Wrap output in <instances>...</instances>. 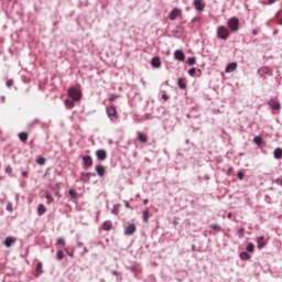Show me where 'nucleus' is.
I'll return each mask as SVG.
<instances>
[{
    "label": "nucleus",
    "mask_w": 282,
    "mask_h": 282,
    "mask_svg": "<svg viewBox=\"0 0 282 282\" xmlns=\"http://www.w3.org/2000/svg\"><path fill=\"white\" fill-rule=\"evenodd\" d=\"M12 243H17V238L13 237H7L3 241V245L6 246V248H11Z\"/></svg>",
    "instance_id": "9d476101"
},
{
    "label": "nucleus",
    "mask_w": 282,
    "mask_h": 282,
    "mask_svg": "<svg viewBox=\"0 0 282 282\" xmlns=\"http://www.w3.org/2000/svg\"><path fill=\"white\" fill-rule=\"evenodd\" d=\"M194 6L197 12H203L204 8H206V6L202 2V0H195Z\"/></svg>",
    "instance_id": "f8f14e48"
},
{
    "label": "nucleus",
    "mask_w": 282,
    "mask_h": 282,
    "mask_svg": "<svg viewBox=\"0 0 282 282\" xmlns=\"http://www.w3.org/2000/svg\"><path fill=\"white\" fill-rule=\"evenodd\" d=\"M273 156L275 160H281L282 158V149L281 148H276L273 152Z\"/></svg>",
    "instance_id": "412c9836"
},
{
    "label": "nucleus",
    "mask_w": 282,
    "mask_h": 282,
    "mask_svg": "<svg viewBox=\"0 0 282 282\" xmlns=\"http://www.w3.org/2000/svg\"><path fill=\"white\" fill-rule=\"evenodd\" d=\"M143 221L147 224L149 221V210L143 212Z\"/></svg>",
    "instance_id": "2f4dec72"
},
{
    "label": "nucleus",
    "mask_w": 282,
    "mask_h": 282,
    "mask_svg": "<svg viewBox=\"0 0 282 282\" xmlns=\"http://www.w3.org/2000/svg\"><path fill=\"white\" fill-rule=\"evenodd\" d=\"M135 232V224H130L124 230V235L131 236Z\"/></svg>",
    "instance_id": "9b49d317"
},
{
    "label": "nucleus",
    "mask_w": 282,
    "mask_h": 282,
    "mask_svg": "<svg viewBox=\"0 0 282 282\" xmlns=\"http://www.w3.org/2000/svg\"><path fill=\"white\" fill-rule=\"evenodd\" d=\"M82 180H83V182H87V180H89V176H87V175H82Z\"/></svg>",
    "instance_id": "8fccbe9b"
},
{
    "label": "nucleus",
    "mask_w": 282,
    "mask_h": 282,
    "mask_svg": "<svg viewBox=\"0 0 282 282\" xmlns=\"http://www.w3.org/2000/svg\"><path fill=\"white\" fill-rule=\"evenodd\" d=\"M253 142H254V144H257V147H262L263 145V138L254 137Z\"/></svg>",
    "instance_id": "b1692460"
},
{
    "label": "nucleus",
    "mask_w": 282,
    "mask_h": 282,
    "mask_svg": "<svg viewBox=\"0 0 282 282\" xmlns=\"http://www.w3.org/2000/svg\"><path fill=\"white\" fill-rule=\"evenodd\" d=\"M269 1V6H272V3H274L276 0H268Z\"/></svg>",
    "instance_id": "5fc2aeb1"
},
{
    "label": "nucleus",
    "mask_w": 282,
    "mask_h": 282,
    "mask_svg": "<svg viewBox=\"0 0 282 282\" xmlns=\"http://www.w3.org/2000/svg\"><path fill=\"white\" fill-rule=\"evenodd\" d=\"M96 173L99 175V177H102L105 175V166L101 164L97 165L95 167Z\"/></svg>",
    "instance_id": "a211bd4d"
},
{
    "label": "nucleus",
    "mask_w": 282,
    "mask_h": 282,
    "mask_svg": "<svg viewBox=\"0 0 282 282\" xmlns=\"http://www.w3.org/2000/svg\"><path fill=\"white\" fill-rule=\"evenodd\" d=\"M47 204H52L54 202V197H52L50 194L46 195Z\"/></svg>",
    "instance_id": "e433bc0d"
},
{
    "label": "nucleus",
    "mask_w": 282,
    "mask_h": 282,
    "mask_svg": "<svg viewBox=\"0 0 282 282\" xmlns=\"http://www.w3.org/2000/svg\"><path fill=\"white\" fill-rule=\"evenodd\" d=\"M84 252H89V250H87V247L84 248Z\"/></svg>",
    "instance_id": "bf43d9fd"
},
{
    "label": "nucleus",
    "mask_w": 282,
    "mask_h": 282,
    "mask_svg": "<svg viewBox=\"0 0 282 282\" xmlns=\"http://www.w3.org/2000/svg\"><path fill=\"white\" fill-rule=\"evenodd\" d=\"M162 99H163V100H169L167 95L163 94V95H162Z\"/></svg>",
    "instance_id": "3c124183"
},
{
    "label": "nucleus",
    "mask_w": 282,
    "mask_h": 282,
    "mask_svg": "<svg viewBox=\"0 0 282 282\" xmlns=\"http://www.w3.org/2000/svg\"><path fill=\"white\" fill-rule=\"evenodd\" d=\"M83 162H84V166H87V167H89L94 164V160L89 155H85L83 158Z\"/></svg>",
    "instance_id": "2eb2a0df"
},
{
    "label": "nucleus",
    "mask_w": 282,
    "mask_h": 282,
    "mask_svg": "<svg viewBox=\"0 0 282 282\" xmlns=\"http://www.w3.org/2000/svg\"><path fill=\"white\" fill-rule=\"evenodd\" d=\"M257 243H258V248L259 250H261V248H263L265 246V238L263 236H260L257 239Z\"/></svg>",
    "instance_id": "aec40b11"
},
{
    "label": "nucleus",
    "mask_w": 282,
    "mask_h": 282,
    "mask_svg": "<svg viewBox=\"0 0 282 282\" xmlns=\"http://www.w3.org/2000/svg\"><path fill=\"white\" fill-rule=\"evenodd\" d=\"M112 226H113V225H112L111 220H106V221H104V224H102L104 230H111Z\"/></svg>",
    "instance_id": "4be33fe9"
},
{
    "label": "nucleus",
    "mask_w": 282,
    "mask_h": 282,
    "mask_svg": "<svg viewBox=\"0 0 282 282\" xmlns=\"http://www.w3.org/2000/svg\"><path fill=\"white\" fill-rule=\"evenodd\" d=\"M227 28H228L231 32H239V28H240L239 18H237V17L230 18V19L227 21Z\"/></svg>",
    "instance_id": "f03ea898"
},
{
    "label": "nucleus",
    "mask_w": 282,
    "mask_h": 282,
    "mask_svg": "<svg viewBox=\"0 0 282 282\" xmlns=\"http://www.w3.org/2000/svg\"><path fill=\"white\" fill-rule=\"evenodd\" d=\"M151 65L152 67H154V69H160V67H162V61H160V58L155 56L151 59Z\"/></svg>",
    "instance_id": "6e6552de"
},
{
    "label": "nucleus",
    "mask_w": 282,
    "mask_h": 282,
    "mask_svg": "<svg viewBox=\"0 0 282 282\" xmlns=\"http://www.w3.org/2000/svg\"><path fill=\"white\" fill-rule=\"evenodd\" d=\"M212 229L215 230L216 232H219V230H221V227H219V225L214 224L212 225Z\"/></svg>",
    "instance_id": "72a5a7b5"
},
{
    "label": "nucleus",
    "mask_w": 282,
    "mask_h": 282,
    "mask_svg": "<svg viewBox=\"0 0 282 282\" xmlns=\"http://www.w3.org/2000/svg\"><path fill=\"white\" fill-rule=\"evenodd\" d=\"M22 177H28V172H22Z\"/></svg>",
    "instance_id": "6e6d98bb"
},
{
    "label": "nucleus",
    "mask_w": 282,
    "mask_h": 282,
    "mask_svg": "<svg viewBox=\"0 0 282 282\" xmlns=\"http://www.w3.org/2000/svg\"><path fill=\"white\" fill-rule=\"evenodd\" d=\"M195 72H197V68H191V69L188 70V75H189V76H195Z\"/></svg>",
    "instance_id": "4c0bfd02"
},
{
    "label": "nucleus",
    "mask_w": 282,
    "mask_h": 282,
    "mask_svg": "<svg viewBox=\"0 0 282 282\" xmlns=\"http://www.w3.org/2000/svg\"><path fill=\"white\" fill-rule=\"evenodd\" d=\"M106 113L111 122H116V120H118V110H116V107L113 106L107 107Z\"/></svg>",
    "instance_id": "20e7f679"
},
{
    "label": "nucleus",
    "mask_w": 282,
    "mask_h": 282,
    "mask_svg": "<svg viewBox=\"0 0 282 282\" xmlns=\"http://www.w3.org/2000/svg\"><path fill=\"white\" fill-rule=\"evenodd\" d=\"M180 14H182V10L175 8L170 12L169 19L170 21H175V19H177L180 17Z\"/></svg>",
    "instance_id": "0eeeda50"
},
{
    "label": "nucleus",
    "mask_w": 282,
    "mask_h": 282,
    "mask_svg": "<svg viewBox=\"0 0 282 282\" xmlns=\"http://www.w3.org/2000/svg\"><path fill=\"white\" fill-rule=\"evenodd\" d=\"M240 259H242V261H248V259H250V253L246 251L241 252Z\"/></svg>",
    "instance_id": "bb28decb"
},
{
    "label": "nucleus",
    "mask_w": 282,
    "mask_h": 282,
    "mask_svg": "<svg viewBox=\"0 0 282 282\" xmlns=\"http://www.w3.org/2000/svg\"><path fill=\"white\" fill-rule=\"evenodd\" d=\"M18 135H19V139L21 140V142H28V133L26 132H20Z\"/></svg>",
    "instance_id": "393cba45"
},
{
    "label": "nucleus",
    "mask_w": 282,
    "mask_h": 282,
    "mask_svg": "<svg viewBox=\"0 0 282 282\" xmlns=\"http://www.w3.org/2000/svg\"><path fill=\"white\" fill-rule=\"evenodd\" d=\"M6 173H12V166H10V165L7 166V167H6Z\"/></svg>",
    "instance_id": "a18cd8bd"
},
{
    "label": "nucleus",
    "mask_w": 282,
    "mask_h": 282,
    "mask_svg": "<svg viewBox=\"0 0 282 282\" xmlns=\"http://www.w3.org/2000/svg\"><path fill=\"white\" fill-rule=\"evenodd\" d=\"M238 232H239V238L241 239V237H243V234L246 232V229L240 228Z\"/></svg>",
    "instance_id": "a19ab883"
},
{
    "label": "nucleus",
    "mask_w": 282,
    "mask_h": 282,
    "mask_svg": "<svg viewBox=\"0 0 282 282\" xmlns=\"http://www.w3.org/2000/svg\"><path fill=\"white\" fill-rule=\"evenodd\" d=\"M177 85H178L180 89H186V84H183L182 79H178Z\"/></svg>",
    "instance_id": "f704fd0d"
},
{
    "label": "nucleus",
    "mask_w": 282,
    "mask_h": 282,
    "mask_svg": "<svg viewBox=\"0 0 282 282\" xmlns=\"http://www.w3.org/2000/svg\"><path fill=\"white\" fill-rule=\"evenodd\" d=\"M34 124H39V120H33L32 122L29 123V129H32Z\"/></svg>",
    "instance_id": "58836bf2"
},
{
    "label": "nucleus",
    "mask_w": 282,
    "mask_h": 282,
    "mask_svg": "<svg viewBox=\"0 0 282 282\" xmlns=\"http://www.w3.org/2000/svg\"><path fill=\"white\" fill-rule=\"evenodd\" d=\"M68 95L74 100V102H80V98H83V93H80V90H78L76 87L69 88Z\"/></svg>",
    "instance_id": "7ed1b4c3"
},
{
    "label": "nucleus",
    "mask_w": 282,
    "mask_h": 282,
    "mask_svg": "<svg viewBox=\"0 0 282 282\" xmlns=\"http://www.w3.org/2000/svg\"><path fill=\"white\" fill-rule=\"evenodd\" d=\"M228 219H232V213L227 214Z\"/></svg>",
    "instance_id": "603ef678"
},
{
    "label": "nucleus",
    "mask_w": 282,
    "mask_h": 282,
    "mask_svg": "<svg viewBox=\"0 0 282 282\" xmlns=\"http://www.w3.org/2000/svg\"><path fill=\"white\" fill-rule=\"evenodd\" d=\"M237 177L238 180H243L245 177L243 172H238Z\"/></svg>",
    "instance_id": "79ce46f5"
},
{
    "label": "nucleus",
    "mask_w": 282,
    "mask_h": 282,
    "mask_svg": "<svg viewBox=\"0 0 282 282\" xmlns=\"http://www.w3.org/2000/svg\"><path fill=\"white\" fill-rule=\"evenodd\" d=\"M46 212H47V208H45V205L40 204L37 206V215H39V217H41L42 215H45Z\"/></svg>",
    "instance_id": "6ab92c4d"
},
{
    "label": "nucleus",
    "mask_w": 282,
    "mask_h": 282,
    "mask_svg": "<svg viewBox=\"0 0 282 282\" xmlns=\"http://www.w3.org/2000/svg\"><path fill=\"white\" fill-rule=\"evenodd\" d=\"M56 259H57L58 261H63V259H65V254L63 253L62 250H58V251L56 252Z\"/></svg>",
    "instance_id": "cd10ccee"
},
{
    "label": "nucleus",
    "mask_w": 282,
    "mask_h": 282,
    "mask_svg": "<svg viewBox=\"0 0 282 282\" xmlns=\"http://www.w3.org/2000/svg\"><path fill=\"white\" fill-rule=\"evenodd\" d=\"M82 175H86L88 177H96V173L94 172H88V173L82 172Z\"/></svg>",
    "instance_id": "473e14b6"
},
{
    "label": "nucleus",
    "mask_w": 282,
    "mask_h": 282,
    "mask_svg": "<svg viewBox=\"0 0 282 282\" xmlns=\"http://www.w3.org/2000/svg\"><path fill=\"white\" fill-rule=\"evenodd\" d=\"M113 276H118V271H112Z\"/></svg>",
    "instance_id": "13d9d810"
},
{
    "label": "nucleus",
    "mask_w": 282,
    "mask_h": 282,
    "mask_svg": "<svg viewBox=\"0 0 282 282\" xmlns=\"http://www.w3.org/2000/svg\"><path fill=\"white\" fill-rule=\"evenodd\" d=\"M174 58L175 61H180V63H184V61L186 59V55L184 54V51L176 50L174 52Z\"/></svg>",
    "instance_id": "423d86ee"
},
{
    "label": "nucleus",
    "mask_w": 282,
    "mask_h": 282,
    "mask_svg": "<svg viewBox=\"0 0 282 282\" xmlns=\"http://www.w3.org/2000/svg\"><path fill=\"white\" fill-rule=\"evenodd\" d=\"M268 105L273 111H279L281 109V102H279V99L276 98L270 99Z\"/></svg>",
    "instance_id": "39448f33"
},
{
    "label": "nucleus",
    "mask_w": 282,
    "mask_h": 282,
    "mask_svg": "<svg viewBox=\"0 0 282 282\" xmlns=\"http://www.w3.org/2000/svg\"><path fill=\"white\" fill-rule=\"evenodd\" d=\"M12 85H13L12 79H9V80L7 82V87H12Z\"/></svg>",
    "instance_id": "49530a36"
},
{
    "label": "nucleus",
    "mask_w": 282,
    "mask_h": 282,
    "mask_svg": "<svg viewBox=\"0 0 282 282\" xmlns=\"http://www.w3.org/2000/svg\"><path fill=\"white\" fill-rule=\"evenodd\" d=\"M199 20H200L199 17L193 18L192 23H197V21H199Z\"/></svg>",
    "instance_id": "09e8293b"
},
{
    "label": "nucleus",
    "mask_w": 282,
    "mask_h": 282,
    "mask_svg": "<svg viewBox=\"0 0 282 282\" xmlns=\"http://www.w3.org/2000/svg\"><path fill=\"white\" fill-rule=\"evenodd\" d=\"M138 140H139V142H142L143 144H147V142H149V138L147 137V134H144L142 132H138Z\"/></svg>",
    "instance_id": "f3484780"
},
{
    "label": "nucleus",
    "mask_w": 282,
    "mask_h": 282,
    "mask_svg": "<svg viewBox=\"0 0 282 282\" xmlns=\"http://www.w3.org/2000/svg\"><path fill=\"white\" fill-rule=\"evenodd\" d=\"M43 272H45L43 270V262H39L35 269V278L39 279V276H41V274H43Z\"/></svg>",
    "instance_id": "4468645a"
},
{
    "label": "nucleus",
    "mask_w": 282,
    "mask_h": 282,
    "mask_svg": "<svg viewBox=\"0 0 282 282\" xmlns=\"http://www.w3.org/2000/svg\"><path fill=\"white\" fill-rule=\"evenodd\" d=\"M236 69H237V62H232L226 66L225 72H226V74H230V73L235 72Z\"/></svg>",
    "instance_id": "1a4fd4ad"
},
{
    "label": "nucleus",
    "mask_w": 282,
    "mask_h": 282,
    "mask_svg": "<svg viewBox=\"0 0 282 282\" xmlns=\"http://www.w3.org/2000/svg\"><path fill=\"white\" fill-rule=\"evenodd\" d=\"M7 210H8L9 213H12V203H9V204L7 205Z\"/></svg>",
    "instance_id": "37998d69"
},
{
    "label": "nucleus",
    "mask_w": 282,
    "mask_h": 282,
    "mask_svg": "<svg viewBox=\"0 0 282 282\" xmlns=\"http://www.w3.org/2000/svg\"><path fill=\"white\" fill-rule=\"evenodd\" d=\"M247 252H254V245L252 242L247 245Z\"/></svg>",
    "instance_id": "c756f323"
},
{
    "label": "nucleus",
    "mask_w": 282,
    "mask_h": 282,
    "mask_svg": "<svg viewBox=\"0 0 282 282\" xmlns=\"http://www.w3.org/2000/svg\"><path fill=\"white\" fill-rule=\"evenodd\" d=\"M143 204H144V206H147V204H149V199L145 198V199L143 200Z\"/></svg>",
    "instance_id": "4d7b16f0"
},
{
    "label": "nucleus",
    "mask_w": 282,
    "mask_h": 282,
    "mask_svg": "<svg viewBox=\"0 0 282 282\" xmlns=\"http://www.w3.org/2000/svg\"><path fill=\"white\" fill-rule=\"evenodd\" d=\"M252 34H253V36H257V34H259L258 32H257V30H252Z\"/></svg>",
    "instance_id": "864d4df0"
},
{
    "label": "nucleus",
    "mask_w": 282,
    "mask_h": 282,
    "mask_svg": "<svg viewBox=\"0 0 282 282\" xmlns=\"http://www.w3.org/2000/svg\"><path fill=\"white\" fill-rule=\"evenodd\" d=\"M68 257H74V253H68Z\"/></svg>",
    "instance_id": "680f3d73"
},
{
    "label": "nucleus",
    "mask_w": 282,
    "mask_h": 282,
    "mask_svg": "<svg viewBox=\"0 0 282 282\" xmlns=\"http://www.w3.org/2000/svg\"><path fill=\"white\" fill-rule=\"evenodd\" d=\"M97 159L104 162V160H107V151L105 150H98L96 152Z\"/></svg>",
    "instance_id": "ddd939ff"
},
{
    "label": "nucleus",
    "mask_w": 282,
    "mask_h": 282,
    "mask_svg": "<svg viewBox=\"0 0 282 282\" xmlns=\"http://www.w3.org/2000/svg\"><path fill=\"white\" fill-rule=\"evenodd\" d=\"M69 195L70 197H73V199H76V192H74V189H69Z\"/></svg>",
    "instance_id": "ea45409f"
},
{
    "label": "nucleus",
    "mask_w": 282,
    "mask_h": 282,
    "mask_svg": "<svg viewBox=\"0 0 282 282\" xmlns=\"http://www.w3.org/2000/svg\"><path fill=\"white\" fill-rule=\"evenodd\" d=\"M1 100H2V102H3V100H6V97H4V96H2V97H1Z\"/></svg>",
    "instance_id": "052dcab7"
},
{
    "label": "nucleus",
    "mask_w": 282,
    "mask_h": 282,
    "mask_svg": "<svg viewBox=\"0 0 282 282\" xmlns=\"http://www.w3.org/2000/svg\"><path fill=\"white\" fill-rule=\"evenodd\" d=\"M196 61H197V58H195V57H189V58L187 59V65L193 66V65H195Z\"/></svg>",
    "instance_id": "7c9ffc66"
},
{
    "label": "nucleus",
    "mask_w": 282,
    "mask_h": 282,
    "mask_svg": "<svg viewBox=\"0 0 282 282\" xmlns=\"http://www.w3.org/2000/svg\"><path fill=\"white\" fill-rule=\"evenodd\" d=\"M64 104H65L66 109H74V107H75L74 101H72L69 99H65Z\"/></svg>",
    "instance_id": "5701e85b"
},
{
    "label": "nucleus",
    "mask_w": 282,
    "mask_h": 282,
    "mask_svg": "<svg viewBox=\"0 0 282 282\" xmlns=\"http://www.w3.org/2000/svg\"><path fill=\"white\" fill-rule=\"evenodd\" d=\"M109 102H116L118 100V95L111 94L108 98Z\"/></svg>",
    "instance_id": "c85d7f7f"
},
{
    "label": "nucleus",
    "mask_w": 282,
    "mask_h": 282,
    "mask_svg": "<svg viewBox=\"0 0 282 282\" xmlns=\"http://www.w3.org/2000/svg\"><path fill=\"white\" fill-rule=\"evenodd\" d=\"M270 73V68L268 66H262L261 68L258 69V74L263 78L267 74Z\"/></svg>",
    "instance_id": "dca6fc26"
},
{
    "label": "nucleus",
    "mask_w": 282,
    "mask_h": 282,
    "mask_svg": "<svg viewBox=\"0 0 282 282\" xmlns=\"http://www.w3.org/2000/svg\"><path fill=\"white\" fill-rule=\"evenodd\" d=\"M216 34L220 41H228L230 37V31L224 25L218 26Z\"/></svg>",
    "instance_id": "f257e3e1"
},
{
    "label": "nucleus",
    "mask_w": 282,
    "mask_h": 282,
    "mask_svg": "<svg viewBox=\"0 0 282 282\" xmlns=\"http://www.w3.org/2000/svg\"><path fill=\"white\" fill-rule=\"evenodd\" d=\"M124 206H126V208H129L130 210L133 209V207H131V205H129V202H127V200H124Z\"/></svg>",
    "instance_id": "c03bdc74"
},
{
    "label": "nucleus",
    "mask_w": 282,
    "mask_h": 282,
    "mask_svg": "<svg viewBox=\"0 0 282 282\" xmlns=\"http://www.w3.org/2000/svg\"><path fill=\"white\" fill-rule=\"evenodd\" d=\"M120 213V204H115L111 210L112 215H118Z\"/></svg>",
    "instance_id": "a878e982"
},
{
    "label": "nucleus",
    "mask_w": 282,
    "mask_h": 282,
    "mask_svg": "<svg viewBox=\"0 0 282 282\" xmlns=\"http://www.w3.org/2000/svg\"><path fill=\"white\" fill-rule=\"evenodd\" d=\"M57 246H65V239L58 238L57 239Z\"/></svg>",
    "instance_id": "c9c22d12"
},
{
    "label": "nucleus",
    "mask_w": 282,
    "mask_h": 282,
    "mask_svg": "<svg viewBox=\"0 0 282 282\" xmlns=\"http://www.w3.org/2000/svg\"><path fill=\"white\" fill-rule=\"evenodd\" d=\"M37 164H42V165L45 164V159L42 158V159L37 160Z\"/></svg>",
    "instance_id": "de8ad7c7"
}]
</instances>
